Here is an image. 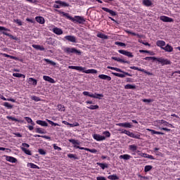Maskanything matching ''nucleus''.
<instances>
[{
	"label": "nucleus",
	"instance_id": "f257e3e1",
	"mask_svg": "<svg viewBox=\"0 0 180 180\" xmlns=\"http://www.w3.org/2000/svg\"><path fill=\"white\" fill-rule=\"evenodd\" d=\"M63 16H65L67 19H69V20H71L73 22V23H79V25H83V23L85 22V18L82 16L79 15H75L74 17L70 15L68 13L62 12Z\"/></svg>",
	"mask_w": 180,
	"mask_h": 180
},
{
	"label": "nucleus",
	"instance_id": "f03ea898",
	"mask_svg": "<svg viewBox=\"0 0 180 180\" xmlns=\"http://www.w3.org/2000/svg\"><path fill=\"white\" fill-rule=\"evenodd\" d=\"M64 53L66 54L72 55V54H77V56H81L82 53L81 51L77 49L76 48L74 47H65L63 49Z\"/></svg>",
	"mask_w": 180,
	"mask_h": 180
},
{
	"label": "nucleus",
	"instance_id": "7ed1b4c3",
	"mask_svg": "<svg viewBox=\"0 0 180 180\" xmlns=\"http://www.w3.org/2000/svg\"><path fill=\"white\" fill-rule=\"evenodd\" d=\"M83 95L84 96H89L90 98H94L95 99H101V98H103V94H89V91H84Z\"/></svg>",
	"mask_w": 180,
	"mask_h": 180
},
{
	"label": "nucleus",
	"instance_id": "20e7f679",
	"mask_svg": "<svg viewBox=\"0 0 180 180\" xmlns=\"http://www.w3.org/2000/svg\"><path fill=\"white\" fill-rule=\"evenodd\" d=\"M68 68L70 70H77V71H82L85 74H91V69L84 70H85V68H82L81 66H68Z\"/></svg>",
	"mask_w": 180,
	"mask_h": 180
},
{
	"label": "nucleus",
	"instance_id": "39448f33",
	"mask_svg": "<svg viewBox=\"0 0 180 180\" xmlns=\"http://www.w3.org/2000/svg\"><path fill=\"white\" fill-rule=\"evenodd\" d=\"M118 53H120V54H122L123 56H126L127 57H129V58H133V57H134V55H133V53L130 51H127L126 50L120 49L118 50Z\"/></svg>",
	"mask_w": 180,
	"mask_h": 180
},
{
	"label": "nucleus",
	"instance_id": "423d86ee",
	"mask_svg": "<svg viewBox=\"0 0 180 180\" xmlns=\"http://www.w3.org/2000/svg\"><path fill=\"white\" fill-rule=\"evenodd\" d=\"M107 68L108 70H114V71H117V72H122V74H124L125 75H127V77H131V75L129 74V72H124L123 70H122L120 68H115V67H112V66H108Z\"/></svg>",
	"mask_w": 180,
	"mask_h": 180
},
{
	"label": "nucleus",
	"instance_id": "0eeeda50",
	"mask_svg": "<svg viewBox=\"0 0 180 180\" xmlns=\"http://www.w3.org/2000/svg\"><path fill=\"white\" fill-rule=\"evenodd\" d=\"M156 61L160 63L162 65H169L171 64V60L162 58H157Z\"/></svg>",
	"mask_w": 180,
	"mask_h": 180
},
{
	"label": "nucleus",
	"instance_id": "6e6552de",
	"mask_svg": "<svg viewBox=\"0 0 180 180\" xmlns=\"http://www.w3.org/2000/svg\"><path fill=\"white\" fill-rule=\"evenodd\" d=\"M137 145L132 144L129 146V150L131 151V155H136L137 153Z\"/></svg>",
	"mask_w": 180,
	"mask_h": 180
},
{
	"label": "nucleus",
	"instance_id": "1a4fd4ad",
	"mask_svg": "<svg viewBox=\"0 0 180 180\" xmlns=\"http://www.w3.org/2000/svg\"><path fill=\"white\" fill-rule=\"evenodd\" d=\"M125 134L127 136H129V137H131L132 139H140V137H141V136L140 135V134H135L133 132H130V131H125Z\"/></svg>",
	"mask_w": 180,
	"mask_h": 180
},
{
	"label": "nucleus",
	"instance_id": "9d476101",
	"mask_svg": "<svg viewBox=\"0 0 180 180\" xmlns=\"http://www.w3.org/2000/svg\"><path fill=\"white\" fill-rule=\"evenodd\" d=\"M116 126H119V127H124L125 129H131L133 125L130 122H122L116 124Z\"/></svg>",
	"mask_w": 180,
	"mask_h": 180
},
{
	"label": "nucleus",
	"instance_id": "9b49d317",
	"mask_svg": "<svg viewBox=\"0 0 180 180\" xmlns=\"http://www.w3.org/2000/svg\"><path fill=\"white\" fill-rule=\"evenodd\" d=\"M93 139H94V140H96V141H103V140H106V137H105V136H101L98 134H94Z\"/></svg>",
	"mask_w": 180,
	"mask_h": 180
},
{
	"label": "nucleus",
	"instance_id": "f8f14e48",
	"mask_svg": "<svg viewBox=\"0 0 180 180\" xmlns=\"http://www.w3.org/2000/svg\"><path fill=\"white\" fill-rule=\"evenodd\" d=\"M64 39L71 43H77V38L72 35H67L64 37Z\"/></svg>",
	"mask_w": 180,
	"mask_h": 180
},
{
	"label": "nucleus",
	"instance_id": "ddd939ff",
	"mask_svg": "<svg viewBox=\"0 0 180 180\" xmlns=\"http://www.w3.org/2000/svg\"><path fill=\"white\" fill-rule=\"evenodd\" d=\"M52 32L53 33H54L55 34H57L58 36H60L63 34V33H64V32L63 31V30H61V28H58L57 27H54L52 29Z\"/></svg>",
	"mask_w": 180,
	"mask_h": 180
},
{
	"label": "nucleus",
	"instance_id": "4468645a",
	"mask_svg": "<svg viewBox=\"0 0 180 180\" xmlns=\"http://www.w3.org/2000/svg\"><path fill=\"white\" fill-rule=\"evenodd\" d=\"M112 60H114L115 61H117L118 63H122V64H130V61L124 60V59H122L117 57H112Z\"/></svg>",
	"mask_w": 180,
	"mask_h": 180
},
{
	"label": "nucleus",
	"instance_id": "2eb2a0df",
	"mask_svg": "<svg viewBox=\"0 0 180 180\" xmlns=\"http://www.w3.org/2000/svg\"><path fill=\"white\" fill-rule=\"evenodd\" d=\"M101 9L103 11H104L105 12H107L108 13H110V15H111L112 16H116V15H117L116 11L110 10V9L106 8V7H102Z\"/></svg>",
	"mask_w": 180,
	"mask_h": 180
},
{
	"label": "nucleus",
	"instance_id": "dca6fc26",
	"mask_svg": "<svg viewBox=\"0 0 180 180\" xmlns=\"http://www.w3.org/2000/svg\"><path fill=\"white\" fill-rule=\"evenodd\" d=\"M160 19L162 20V22H174V19L168 17V16H165V15H162L160 17Z\"/></svg>",
	"mask_w": 180,
	"mask_h": 180
},
{
	"label": "nucleus",
	"instance_id": "f3484780",
	"mask_svg": "<svg viewBox=\"0 0 180 180\" xmlns=\"http://www.w3.org/2000/svg\"><path fill=\"white\" fill-rule=\"evenodd\" d=\"M43 79L44 81H47L50 84H56V80H54V79L50 77V76L44 75V76H43Z\"/></svg>",
	"mask_w": 180,
	"mask_h": 180
},
{
	"label": "nucleus",
	"instance_id": "a211bd4d",
	"mask_svg": "<svg viewBox=\"0 0 180 180\" xmlns=\"http://www.w3.org/2000/svg\"><path fill=\"white\" fill-rule=\"evenodd\" d=\"M162 50L167 53H172V51H174V48L172 46L169 45V44H167L164 48H162Z\"/></svg>",
	"mask_w": 180,
	"mask_h": 180
},
{
	"label": "nucleus",
	"instance_id": "6ab92c4d",
	"mask_svg": "<svg viewBox=\"0 0 180 180\" xmlns=\"http://www.w3.org/2000/svg\"><path fill=\"white\" fill-rule=\"evenodd\" d=\"M166 43L164 40H158L156 41V46L158 47H160V49L162 50L164 49V46H165Z\"/></svg>",
	"mask_w": 180,
	"mask_h": 180
},
{
	"label": "nucleus",
	"instance_id": "aec40b11",
	"mask_svg": "<svg viewBox=\"0 0 180 180\" xmlns=\"http://www.w3.org/2000/svg\"><path fill=\"white\" fill-rule=\"evenodd\" d=\"M131 158H133V157L129 154L121 155L120 156V160H125V161H127Z\"/></svg>",
	"mask_w": 180,
	"mask_h": 180
},
{
	"label": "nucleus",
	"instance_id": "412c9836",
	"mask_svg": "<svg viewBox=\"0 0 180 180\" xmlns=\"http://www.w3.org/2000/svg\"><path fill=\"white\" fill-rule=\"evenodd\" d=\"M159 124H163V126H167L168 127H172V124H169L168 122L161 120L158 122Z\"/></svg>",
	"mask_w": 180,
	"mask_h": 180
},
{
	"label": "nucleus",
	"instance_id": "4be33fe9",
	"mask_svg": "<svg viewBox=\"0 0 180 180\" xmlns=\"http://www.w3.org/2000/svg\"><path fill=\"white\" fill-rule=\"evenodd\" d=\"M35 20L38 23H40V25H44V23H45L44 18H43L41 16L35 17Z\"/></svg>",
	"mask_w": 180,
	"mask_h": 180
},
{
	"label": "nucleus",
	"instance_id": "5701e85b",
	"mask_svg": "<svg viewBox=\"0 0 180 180\" xmlns=\"http://www.w3.org/2000/svg\"><path fill=\"white\" fill-rule=\"evenodd\" d=\"M6 160L8 162L15 163L17 162L18 160L15 158H13L12 156H6Z\"/></svg>",
	"mask_w": 180,
	"mask_h": 180
},
{
	"label": "nucleus",
	"instance_id": "b1692460",
	"mask_svg": "<svg viewBox=\"0 0 180 180\" xmlns=\"http://www.w3.org/2000/svg\"><path fill=\"white\" fill-rule=\"evenodd\" d=\"M36 123L37 124H39V126H42L43 127H47V126H49V124L46 121L43 120H37Z\"/></svg>",
	"mask_w": 180,
	"mask_h": 180
},
{
	"label": "nucleus",
	"instance_id": "393cba45",
	"mask_svg": "<svg viewBox=\"0 0 180 180\" xmlns=\"http://www.w3.org/2000/svg\"><path fill=\"white\" fill-rule=\"evenodd\" d=\"M98 78H100V79H106L107 81L112 80V77H110V76H108L106 75H98Z\"/></svg>",
	"mask_w": 180,
	"mask_h": 180
},
{
	"label": "nucleus",
	"instance_id": "a878e982",
	"mask_svg": "<svg viewBox=\"0 0 180 180\" xmlns=\"http://www.w3.org/2000/svg\"><path fill=\"white\" fill-rule=\"evenodd\" d=\"M97 37H99V39H103L104 40H108V39H109L108 35H105L102 32H98Z\"/></svg>",
	"mask_w": 180,
	"mask_h": 180
},
{
	"label": "nucleus",
	"instance_id": "bb28decb",
	"mask_svg": "<svg viewBox=\"0 0 180 180\" xmlns=\"http://www.w3.org/2000/svg\"><path fill=\"white\" fill-rule=\"evenodd\" d=\"M27 166L32 169H40V167L37 165H34V163L29 162Z\"/></svg>",
	"mask_w": 180,
	"mask_h": 180
},
{
	"label": "nucleus",
	"instance_id": "cd10ccee",
	"mask_svg": "<svg viewBox=\"0 0 180 180\" xmlns=\"http://www.w3.org/2000/svg\"><path fill=\"white\" fill-rule=\"evenodd\" d=\"M28 82L29 84H30L31 85H33L34 86H36V85H37V80L32 77L29 78Z\"/></svg>",
	"mask_w": 180,
	"mask_h": 180
},
{
	"label": "nucleus",
	"instance_id": "c85d7f7f",
	"mask_svg": "<svg viewBox=\"0 0 180 180\" xmlns=\"http://www.w3.org/2000/svg\"><path fill=\"white\" fill-rule=\"evenodd\" d=\"M32 46L33 47V49H35V50H39V51H44L45 50V49L40 45L32 44Z\"/></svg>",
	"mask_w": 180,
	"mask_h": 180
},
{
	"label": "nucleus",
	"instance_id": "c756f323",
	"mask_svg": "<svg viewBox=\"0 0 180 180\" xmlns=\"http://www.w3.org/2000/svg\"><path fill=\"white\" fill-rule=\"evenodd\" d=\"M55 4H58V5H60V6H70L69 4H67L64 1H62L61 0H58L55 1Z\"/></svg>",
	"mask_w": 180,
	"mask_h": 180
},
{
	"label": "nucleus",
	"instance_id": "7c9ffc66",
	"mask_svg": "<svg viewBox=\"0 0 180 180\" xmlns=\"http://www.w3.org/2000/svg\"><path fill=\"white\" fill-rule=\"evenodd\" d=\"M146 130L148 131H150L151 134H161L162 136H164V134H165L164 132L157 131H155L154 129H146Z\"/></svg>",
	"mask_w": 180,
	"mask_h": 180
},
{
	"label": "nucleus",
	"instance_id": "2f4dec72",
	"mask_svg": "<svg viewBox=\"0 0 180 180\" xmlns=\"http://www.w3.org/2000/svg\"><path fill=\"white\" fill-rule=\"evenodd\" d=\"M2 34H4L5 36H8V37H10V39H12V40H16L17 39L16 37L11 34H9L6 32H3Z\"/></svg>",
	"mask_w": 180,
	"mask_h": 180
},
{
	"label": "nucleus",
	"instance_id": "473e14b6",
	"mask_svg": "<svg viewBox=\"0 0 180 180\" xmlns=\"http://www.w3.org/2000/svg\"><path fill=\"white\" fill-rule=\"evenodd\" d=\"M97 165H99V167H101V169H105L106 168H109V166L106 163L97 162Z\"/></svg>",
	"mask_w": 180,
	"mask_h": 180
},
{
	"label": "nucleus",
	"instance_id": "72a5a7b5",
	"mask_svg": "<svg viewBox=\"0 0 180 180\" xmlns=\"http://www.w3.org/2000/svg\"><path fill=\"white\" fill-rule=\"evenodd\" d=\"M21 150L22 151H23V153L27 154V155H32V152L30 151V150L26 149V148L24 147H21Z\"/></svg>",
	"mask_w": 180,
	"mask_h": 180
},
{
	"label": "nucleus",
	"instance_id": "f704fd0d",
	"mask_svg": "<svg viewBox=\"0 0 180 180\" xmlns=\"http://www.w3.org/2000/svg\"><path fill=\"white\" fill-rule=\"evenodd\" d=\"M143 4L145 6H151V5H153V2L150 0H143Z\"/></svg>",
	"mask_w": 180,
	"mask_h": 180
},
{
	"label": "nucleus",
	"instance_id": "c9c22d12",
	"mask_svg": "<svg viewBox=\"0 0 180 180\" xmlns=\"http://www.w3.org/2000/svg\"><path fill=\"white\" fill-rule=\"evenodd\" d=\"M24 119L26 120V122L32 124V126H34V122H33V120H32V118H30V117H24Z\"/></svg>",
	"mask_w": 180,
	"mask_h": 180
},
{
	"label": "nucleus",
	"instance_id": "e433bc0d",
	"mask_svg": "<svg viewBox=\"0 0 180 180\" xmlns=\"http://www.w3.org/2000/svg\"><path fill=\"white\" fill-rule=\"evenodd\" d=\"M87 109H90L91 110H96V109H99V105H91L89 106H87Z\"/></svg>",
	"mask_w": 180,
	"mask_h": 180
},
{
	"label": "nucleus",
	"instance_id": "4c0bfd02",
	"mask_svg": "<svg viewBox=\"0 0 180 180\" xmlns=\"http://www.w3.org/2000/svg\"><path fill=\"white\" fill-rule=\"evenodd\" d=\"M13 77H15L16 78H26V76L23 74H20V73H13Z\"/></svg>",
	"mask_w": 180,
	"mask_h": 180
},
{
	"label": "nucleus",
	"instance_id": "58836bf2",
	"mask_svg": "<svg viewBox=\"0 0 180 180\" xmlns=\"http://www.w3.org/2000/svg\"><path fill=\"white\" fill-rule=\"evenodd\" d=\"M112 75H115V77H119V78H124V77H126V75H127L124 73L121 74V73L112 72Z\"/></svg>",
	"mask_w": 180,
	"mask_h": 180
},
{
	"label": "nucleus",
	"instance_id": "ea45409f",
	"mask_svg": "<svg viewBox=\"0 0 180 180\" xmlns=\"http://www.w3.org/2000/svg\"><path fill=\"white\" fill-rule=\"evenodd\" d=\"M125 89H136V85L133 84H126L124 86Z\"/></svg>",
	"mask_w": 180,
	"mask_h": 180
},
{
	"label": "nucleus",
	"instance_id": "a19ab883",
	"mask_svg": "<svg viewBox=\"0 0 180 180\" xmlns=\"http://www.w3.org/2000/svg\"><path fill=\"white\" fill-rule=\"evenodd\" d=\"M108 179H110V180H117V179H119V176H117V175H116V174H112V175L108 176Z\"/></svg>",
	"mask_w": 180,
	"mask_h": 180
},
{
	"label": "nucleus",
	"instance_id": "79ce46f5",
	"mask_svg": "<svg viewBox=\"0 0 180 180\" xmlns=\"http://www.w3.org/2000/svg\"><path fill=\"white\" fill-rule=\"evenodd\" d=\"M4 57H7V58H11V60H18L16 56H11L6 53L3 54Z\"/></svg>",
	"mask_w": 180,
	"mask_h": 180
},
{
	"label": "nucleus",
	"instance_id": "37998d69",
	"mask_svg": "<svg viewBox=\"0 0 180 180\" xmlns=\"http://www.w3.org/2000/svg\"><path fill=\"white\" fill-rule=\"evenodd\" d=\"M153 169L152 165H146L144 167V172H149V171H151Z\"/></svg>",
	"mask_w": 180,
	"mask_h": 180
},
{
	"label": "nucleus",
	"instance_id": "c03bdc74",
	"mask_svg": "<svg viewBox=\"0 0 180 180\" xmlns=\"http://www.w3.org/2000/svg\"><path fill=\"white\" fill-rule=\"evenodd\" d=\"M69 142L72 143L74 146H79V142L75 139H69Z\"/></svg>",
	"mask_w": 180,
	"mask_h": 180
},
{
	"label": "nucleus",
	"instance_id": "a18cd8bd",
	"mask_svg": "<svg viewBox=\"0 0 180 180\" xmlns=\"http://www.w3.org/2000/svg\"><path fill=\"white\" fill-rule=\"evenodd\" d=\"M57 108L60 112H65V107H64V105H63L61 104L58 105Z\"/></svg>",
	"mask_w": 180,
	"mask_h": 180
},
{
	"label": "nucleus",
	"instance_id": "49530a36",
	"mask_svg": "<svg viewBox=\"0 0 180 180\" xmlns=\"http://www.w3.org/2000/svg\"><path fill=\"white\" fill-rule=\"evenodd\" d=\"M144 60H146V61H151V60H153V61H157V58L150 56L144 58Z\"/></svg>",
	"mask_w": 180,
	"mask_h": 180
},
{
	"label": "nucleus",
	"instance_id": "de8ad7c7",
	"mask_svg": "<svg viewBox=\"0 0 180 180\" xmlns=\"http://www.w3.org/2000/svg\"><path fill=\"white\" fill-rule=\"evenodd\" d=\"M35 131L37 133H39V134H44L46 133V132H44V131L41 128H36Z\"/></svg>",
	"mask_w": 180,
	"mask_h": 180
},
{
	"label": "nucleus",
	"instance_id": "09e8293b",
	"mask_svg": "<svg viewBox=\"0 0 180 180\" xmlns=\"http://www.w3.org/2000/svg\"><path fill=\"white\" fill-rule=\"evenodd\" d=\"M7 119H8V120H12L13 122H23V121H20V120H19L17 118H15L13 117H11V116H7Z\"/></svg>",
	"mask_w": 180,
	"mask_h": 180
},
{
	"label": "nucleus",
	"instance_id": "8fccbe9b",
	"mask_svg": "<svg viewBox=\"0 0 180 180\" xmlns=\"http://www.w3.org/2000/svg\"><path fill=\"white\" fill-rule=\"evenodd\" d=\"M115 44L116 46H120V47H126V44L120 41H115Z\"/></svg>",
	"mask_w": 180,
	"mask_h": 180
},
{
	"label": "nucleus",
	"instance_id": "3c124183",
	"mask_svg": "<svg viewBox=\"0 0 180 180\" xmlns=\"http://www.w3.org/2000/svg\"><path fill=\"white\" fill-rule=\"evenodd\" d=\"M68 158H73V160H78V157H77V155H74L72 153L68 154Z\"/></svg>",
	"mask_w": 180,
	"mask_h": 180
},
{
	"label": "nucleus",
	"instance_id": "603ef678",
	"mask_svg": "<svg viewBox=\"0 0 180 180\" xmlns=\"http://www.w3.org/2000/svg\"><path fill=\"white\" fill-rule=\"evenodd\" d=\"M4 106H5L6 108H7L8 109H12V108H13V105L9 104V103L8 102H5L4 103Z\"/></svg>",
	"mask_w": 180,
	"mask_h": 180
},
{
	"label": "nucleus",
	"instance_id": "864d4df0",
	"mask_svg": "<svg viewBox=\"0 0 180 180\" xmlns=\"http://www.w3.org/2000/svg\"><path fill=\"white\" fill-rule=\"evenodd\" d=\"M46 122H48V123H49V124H51V126H60V124L55 123L54 122L47 119Z\"/></svg>",
	"mask_w": 180,
	"mask_h": 180
},
{
	"label": "nucleus",
	"instance_id": "5fc2aeb1",
	"mask_svg": "<svg viewBox=\"0 0 180 180\" xmlns=\"http://www.w3.org/2000/svg\"><path fill=\"white\" fill-rule=\"evenodd\" d=\"M44 61H46V63H49V64H51V65H56V62L50 60V59L45 58Z\"/></svg>",
	"mask_w": 180,
	"mask_h": 180
},
{
	"label": "nucleus",
	"instance_id": "6e6d98bb",
	"mask_svg": "<svg viewBox=\"0 0 180 180\" xmlns=\"http://www.w3.org/2000/svg\"><path fill=\"white\" fill-rule=\"evenodd\" d=\"M38 153L41 155H46V150H44V149H39L38 150Z\"/></svg>",
	"mask_w": 180,
	"mask_h": 180
},
{
	"label": "nucleus",
	"instance_id": "4d7b16f0",
	"mask_svg": "<svg viewBox=\"0 0 180 180\" xmlns=\"http://www.w3.org/2000/svg\"><path fill=\"white\" fill-rule=\"evenodd\" d=\"M31 99H32V101H34V102H40V98L36 96H32L31 97Z\"/></svg>",
	"mask_w": 180,
	"mask_h": 180
},
{
	"label": "nucleus",
	"instance_id": "13d9d810",
	"mask_svg": "<svg viewBox=\"0 0 180 180\" xmlns=\"http://www.w3.org/2000/svg\"><path fill=\"white\" fill-rule=\"evenodd\" d=\"M46 43L47 44H53V43H54V39L50 37L46 40Z\"/></svg>",
	"mask_w": 180,
	"mask_h": 180
},
{
	"label": "nucleus",
	"instance_id": "bf43d9fd",
	"mask_svg": "<svg viewBox=\"0 0 180 180\" xmlns=\"http://www.w3.org/2000/svg\"><path fill=\"white\" fill-rule=\"evenodd\" d=\"M103 134L105 136V137L109 138L110 137V132L109 131H105L103 132Z\"/></svg>",
	"mask_w": 180,
	"mask_h": 180
},
{
	"label": "nucleus",
	"instance_id": "052dcab7",
	"mask_svg": "<svg viewBox=\"0 0 180 180\" xmlns=\"http://www.w3.org/2000/svg\"><path fill=\"white\" fill-rule=\"evenodd\" d=\"M129 68L131 70H135L136 71H141V70H142L141 68H137L136 66H131V67H129Z\"/></svg>",
	"mask_w": 180,
	"mask_h": 180
},
{
	"label": "nucleus",
	"instance_id": "680f3d73",
	"mask_svg": "<svg viewBox=\"0 0 180 180\" xmlns=\"http://www.w3.org/2000/svg\"><path fill=\"white\" fill-rule=\"evenodd\" d=\"M87 151H89V153H92V154H96V153H98V150H96V149L95 148L89 149L87 148Z\"/></svg>",
	"mask_w": 180,
	"mask_h": 180
},
{
	"label": "nucleus",
	"instance_id": "e2e57ef3",
	"mask_svg": "<svg viewBox=\"0 0 180 180\" xmlns=\"http://www.w3.org/2000/svg\"><path fill=\"white\" fill-rule=\"evenodd\" d=\"M75 148H79V150H84L85 151H88V148H84L79 146H75Z\"/></svg>",
	"mask_w": 180,
	"mask_h": 180
},
{
	"label": "nucleus",
	"instance_id": "0e129e2a",
	"mask_svg": "<svg viewBox=\"0 0 180 180\" xmlns=\"http://www.w3.org/2000/svg\"><path fill=\"white\" fill-rule=\"evenodd\" d=\"M69 126L70 127H77L79 126V123H78V122H74L73 124L70 123Z\"/></svg>",
	"mask_w": 180,
	"mask_h": 180
},
{
	"label": "nucleus",
	"instance_id": "69168bd1",
	"mask_svg": "<svg viewBox=\"0 0 180 180\" xmlns=\"http://www.w3.org/2000/svg\"><path fill=\"white\" fill-rule=\"evenodd\" d=\"M141 72H144V74H147V75H153V72H150L144 69H142Z\"/></svg>",
	"mask_w": 180,
	"mask_h": 180
},
{
	"label": "nucleus",
	"instance_id": "338daca9",
	"mask_svg": "<svg viewBox=\"0 0 180 180\" xmlns=\"http://www.w3.org/2000/svg\"><path fill=\"white\" fill-rule=\"evenodd\" d=\"M14 22L18 25V26H22V20L17 19L14 20Z\"/></svg>",
	"mask_w": 180,
	"mask_h": 180
},
{
	"label": "nucleus",
	"instance_id": "774afa93",
	"mask_svg": "<svg viewBox=\"0 0 180 180\" xmlns=\"http://www.w3.org/2000/svg\"><path fill=\"white\" fill-rule=\"evenodd\" d=\"M96 180H106V178L103 176H97Z\"/></svg>",
	"mask_w": 180,
	"mask_h": 180
}]
</instances>
